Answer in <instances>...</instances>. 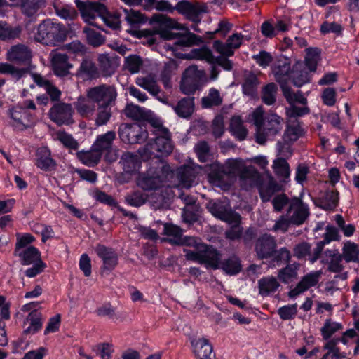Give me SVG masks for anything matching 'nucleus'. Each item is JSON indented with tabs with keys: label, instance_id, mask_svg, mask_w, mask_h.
<instances>
[{
	"label": "nucleus",
	"instance_id": "1",
	"mask_svg": "<svg viewBox=\"0 0 359 359\" xmlns=\"http://www.w3.org/2000/svg\"><path fill=\"white\" fill-rule=\"evenodd\" d=\"M187 259L200 264L206 268L217 269L221 264L222 255L216 248H194L185 249ZM222 269L229 275H236L241 270V265L238 257L233 256L226 259L221 264Z\"/></svg>",
	"mask_w": 359,
	"mask_h": 359
},
{
	"label": "nucleus",
	"instance_id": "2",
	"mask_svg": "<svg viewBox=\"0 0 359 359\" xmlns=\"http://www.w3.org/2000/svg\"><path fill=\"white\" fill-rule=\"evenodd\" d=\"M251 121L255 126V141L262 145L280 134L283 128V119L273 112L264 116V110L262 106L252 111Z\"/></svg>",
	"mask_w": 359,
	"mask_h": 359
},
{
	"label": "nucleus",
	"instance_id": "3",
	"mask_svg": "<svg viewBox=\"0 0 359 359\" xmlns=\"http://www.w3.org/2000/svg\"><path fill=\"white\" fill-rule=\"evenodd\" d=\"M67 35V32L63 25L47 19L38 25L34 37L36 41L43 45L56 46L65 41Z\"/></svg>",
	"mask_w": 359,
	"mask_h": 359
},
{
	"label": "nucleus",
	"instance_id": "4",
	"mask_svg": "<svg viewBox=\"0 0 359 359\" xmlns=\"http://www.w3.org/2000/svg\"><path fill=\"white\" fill-rule=\"evenodd\" d=\"M172 171L168 165L161 161H157L156 165L149 168L146 172L140 175L137 185L144 190H157L171 175Z\"/></svg>",
	"mask_w": 359,
	"mask_h": 359
},
{
	"label": "nucleus",
	"instance_id": "5",
	"mask_svg": "<svg viewBox=\"0 0 359 359\" xmlns=\"http://www.w3.org/2000/svg\"><path fill=\"white\" fill-rule=\"evenodd\" d=\"M86 95L97 106H114L117 98V91L114 86L101 84L89 88Z\"/></svg>",
	"mask_w": 359,
	"mask_h": 359
},
{
	"label": "nucleus",
	"instance_id": "6",
	"mask_svg": "<svg viewBox=\"0 0 359 359\" xmlns=\"http://www.w3.org/2000/svg\"><path fill=\"white\" fill-rule=\"evenodd\" d=\"M206 208L208 211L215 217L227 222L228 224H240L241 215L233 211L231 205L222 201H210Z\"/></svg>",
	"mask_w": 359,
	"mask_h": 359
},
{
	"label": "nucleus",
	"instance_id": "7",
	"mask_svg": "<svg viewBox=\"0 0 359 359\" xmlns=\"http://www.w3.org/2000/svg\"><path fill=\"white\" fill-rule=\"evenodd\" d=\"M172 150L170 133L167 135H156L154 140L147 143L144 147V152L147 156H154L156 158L168 156Z\"/></svg>",
	"mask_w": 359,
	"mask_h": 359
},
{
	"label": "nucleus",
	"instance_id": "8",
	"mask_svg": "<svg viewBox=\"0 0 359 359\" xmlns=\"http://www.w3.org/2000/svg\"><path fill=\"white\" fill-rule=\"evenodd\" d=\"M118 135L122 142L128 144L142 143L148 137L147 131L137 123L121 124Z\"/></svg>",
	"mask_w": 359,
	"mask_h": 359
},
{
	"label": "nucleus",
	"instance_id": "9",
	"mask_svg": "<svg viewBox=\"0 0 359 359\" xmlns=\"http://www.w3.org/2000/svg\"><path fill=\"white\" fill-rule=\"evenodd\" d=\"M83 20L90 25L97 27L93 20L97 16H104L106 13V6L99 2L75 1Z\"/></svg>",
	"mask_w": 359,
	"mask_h": 359
},
{
	"label": "nucleus",
	"instance_id": "10",
	"mask_svg": "<svg viewBox=\"0 0 359 359\" xmlns=\"http://www.w3.org/2000/svg\"><path fill=\"white\" fill-rule=\"evenodd\" d=\"M74 109L71 104L63 102H55L50 109V119L58 126L69 125L74 123Z\"/></svg>",
	"mask_w": 359,
	"mask_h": 359
},
{
	"label": "nucleus",
	"instance_id": "11",
	"mask_svg": "<svg viewBox=\"0 0 359 359\" xmlns=\"http://www.w3.org/2000/svg\"><path fill=\"white\" fill-rule=\"evenodd\" d=\"M157 32L161 38L165 40L177 39L174 43L176 46L190 47L194 45H200L203 42L201 36L190 32L188 29L185 34L175 33L166 29L158 30Z\"/></svg>",
	"mask_w": 359,
	"mask_h": 359
},
{
	"label": "nucleus",
	"instance_id": "12",
	"mask_svg": "<svg viewBox=\"0 0 359 359\" xmlns=\"http://www.w3.org/2000/svg\"><path fill=\"white\" fill-rule=\"evenodd\" d=\"M191 57L201 60H205L211 65H218L224 70L231 71L233 69V62L225 56L221 55L219 57H214L212 51L207 47L193 49L190 53Z\"/></svg>",
	"mask_w": 359,
	"mask_h": 359
},
{
	"label": "nucleus",
	"instance_id": "13",
	"mask_svg": "<svg viewBox=\"0 0 359 359\" xmlns=\"http://www.w3.org/2000/svg\"><path fill=\"white\" fill-rule=\"evenodd\" d=\"M309 215V208L299 198H293L290 201L287 211V217L290 218L292 224H302Z\"/></svg>",
	"mask_w": 359,
	"mask_h": 359
},
{
	"label": "nucleus",
	"instance_id": "14",
	"mask_svg": "<svg viewBox=\"0 0 359 359\" xmlns=\"http://www.w3.org/2000/svg\"><path fill=\"white\" fill-rule=\"evenodd\" d=\"M173 8L174 11L177 10L179 13L184 15L187 19L196 23L201 20L200 15L206 12L205 6L192 4L187 0L179 1Z\"/></svg>",
	"mask_w": 359,
	"mask_h": 359
},
{
	"label": "nucleus",
	"instance_id": "15",
	"mask_svg": "<svg viewBox=\"0 0 359 359\" xmlns=\"http://www.w3.org/2000/svg\"><path fill=\"white\" fill-rule=\"evenodd\" d=\"M32 57L31 50L21 43L11 46L6 53V59L8 61L25 66L30 65Z\"/></svg>",
	"mask_w": 359,
	"mask_h": 359
},
{
	"label": "nucleus",
	"instance_id": "16",
	"mask_svg": "<svg viewBox=\"0 0 359 359\" xmlns=\"http://www.w3.org/2000/svg\"><path fill=\"white\" fill-rule=\"evenodd\" d=\"M321 275V271H316L307 273L302 278L294 288L290 290L288 297L292 299H295L310 287L315 286L318 283Z\"/></svg>",
	"mask_w": 359,
	"mask_h": 359
},
{
	"label": "nucleus",
	"instance_id": "17",
	"mask_svg": "<svg viewBox=\"0 0 359 359\" xmlns=\"http://www.w3.org/2000/svg\"><path fill=\"white\" fill-rule=\"evenodd\" d=\"M50 56L53 70L55 75L64 77L70 74L69 69L73 67V65L69 62L68 56L66 54L53 50Z\"/></svg>",
	"mask_w": 359,
	"mask_h": 359
},
{
	"label": "nucleus",
	"instance_id": "18",
	"mask_svg": "<svg viewBox=\"0 0 359 359\" xmlns=\"http://www.w3.org/2000/svg\"><path fill=\"white\" fill-rule=\"evenodd\" d=\"M243 36L241 34H233L230 36L225 43L219 40L213 43V48L221 55L232 56L234 53L233 49L238 48L242 43Z\"/></svg>",
	"mask_w": 359,
	"mask_h": 359
},
{
	"label": "nucleus",
	"instance_id": "19",
	"mask_svg": "<svg viewBox=\"0 0 359 359\" xmlns=\"http://www.w3.org/2000/svg\"><path fill=\"white\" fill-rule=\"evenodd\" d=\"M239 183L241 187L246 191L257 187L262 182V175L252 165H248L240 175Z\"/></svg>",
	"mask_w": 359,
	"mask_h": 359
},
{
	"label": "nucleus",
	"instance_id": "20",
	"mask_svg": "<svg viewBox=\"0 0 359 359\" xmlns=\"http://www.w3.org/2000/svg\"><path fill=\"white\" fill-rule=\"evenodd\" d=\"M97 255L102 261L101 274L108 275L118 264V255L113 248H97Z\"/></svg>",
	"mask_w": 359,
	"mask_h": 359
},
{
	"label": "nucleus",
	"instance_id": "21",
	"mask_svg": "<svg viewBox=\"0 0 359 359\" xmlns=\"http://www.w3.org/2000/svg\"><path fill=\"white\" fill-rule=\"evenodd\" d=\"M201 170L199 165H185L177 170V178L180 184L184 188H190L195 182V179Z\"/></svg>",
	"mask_w": 359,
	"mask_h": 359
},
{
	"label": "nucleus",
	"instance_id": "22",
	"mask_svg": "<svg viewBox=\"0 0 359 359\" xmlns=\"http://www.w3.org/2000/svg\"><path fill=\"white\" fill-rule=\"evenodd\" d=\"M273 71L276 80L280 83V87L282 84H287L290 76L289 73L291 72L290 60L285 57L280 56L278 59Z\"/></svg>",
	"mask_w": 359,
	"mask_h": 359
},
{
	"label": "nucleus",
	"instance_id": "23",
	"mask_svg": "<svg viewBox=\"0 0 359 359\" xmlns=\"http://www.w3.org/2000/svg\"><path fill=\"white\" fill-rule=\"evenodd\" d=\"M257 188L259 190L260 198L263 202L269 201L272 196L280 190V186L273 177H270L265 182L262 179V182L259 183Z\"/></svg>",
	"mask_w": 359,
	"mask_h": 359
},
{
	"label": "nucleus",
	"instance_id": "24",
	"mask_svg": "<svg viewBox=\"0 0 359 359\" xmlns=\"http://www.w3.org/2000/svg\"><path fill=\"white\" fill-rule=\"evenodd\" d=\"M76 74L79 77L92 80L100 77V71L91 60L84 58Z\"/></svg>",
	"mask_w": 359,
	"mask_h": 359
},
{
	"label": "nucleus",
	"instance_id": "25",
	"mask_svg": "<svg viewBox=\"0 0 359 359\" xmlns=\"http://www.w3.org/2000/svg\"><path fill=\"white\" fill-rule=\"evenodd\" d=\"M193 351L198 359H211L212 347L206 339H198L191 341Z\"/></svg>",
	"mask_w": 359,
	"mask_h": 359
},
{
	"label": "nucleus",
	"instance_id": "26",
	"mask_svg": "<svg viewBox=\"0 0 359 359\" xmlns=\"http://www.w3.org/2000/svg\"><path fill=\"white\" fill-rule=\"evenodd\" d=\"M247 166L242 159H228L222 166L221 171L227 175L239 177Z\"/></svg>",
	"mask_w": 359,
	"mask_h": 359
},
{
	"label": "nucleus",
	"instance_id": "27",
	"mask_svg": "<svg viewBox=\"0 0 359 359\" xmlns=\"http://www.w3.org/2000/svg\"><path fill=\"white\" fill-rule=\"evenodd\" d=\"M163 234L166 238L162 241H167L170 245H180L182 238V229L172 224L165 223L163 226Z\"/></svg>",
	"mask_w": 359,
	"mask_h": 359
},
{
	"label": "nucleus",
	"instance_id": "28",
	"mask_svg": "<svg viewBox=\"0 0 359 359\" xmlns=\"http://www.w3.org/2000/svg\"><path fill=\"white\" fill-rule=\"evenodd\" d=\"M15 255L19 256L23 265H30L42 262L40 253L36 248H16Z\"/></svg>",
	"mask_w": 359,
	"mask_h": 359
},
{
	"label": "nucleus",
	"instance_id": "29",
	"mask_svg": "<svg viewBox=\"0 0 359 359\" xmlns=\"http://www.w3.org/2000/svg\"><path fill=\"white\" fill-rule=\"evenodd\" d=\"M37 166L43 170L50 171L55 169L56 163L50 157V151L47 147H41L36 153Z\"/></svg>",
	"mask_w": 359,
	"mask_h": 359
},
{
	"label": "nucleus",
	"instance_id": "30",
	"mask_svg": "<svg viewBox=\"0 0 359 359\" xmlns=\"http://www.w3.org/2000/svg\"><path fill=\"white\" fill-rule=\"evenodd\" d=\"M76 111L84 118H89L94 115L95 111V103L87 96L79 97L74 102Z\"/></svg>",
	"mask_w": 359,
	"mask_h": 359
},
{
	"label": "nucleus",
	"instance_id": "31",
	"mask_svg": "<svg viewBox=\"0 0 359 359\" xmlns=\"http://www.w3.org/2000/svg\"><path fill=\"white\" fill-rule=\"evenodd\" d=\"M289 79H291L293 84L297 87H301L309 82L308 72L302 63H297L293 66Z\"/></svg>",
	"mask_w": 359,
	"mask_h": 359
},
{
	"label": "nucleus",
	"instance_id": "32",
	"mask_svg": "<svg viewBox=\"0 0 359 359\" xmlns=\"http://www.w3.org/2000/svg\"><path fill=\"white\" fill-rule=\"evenodd\" d=\"M175 113L182 118H189L194 111V98L193 97L181 99L174 107Z\"/></svg>",
	"mask_w": 359,
	"mask_h": 359
},
{
	"label": "nucleus",
	"instance_id": "33",
	"mask_svg": "<svg viewBox=\"0 0 359 359\" xmlns=\"http://www.w3.org/2000/svg\"><path fill=\"white\" fill-rule=\"evenodd\" d=\"M257 254L260 259H271L274 261H280L282 258L288 261L290 259L289 252L281 249L280 251L275 248H257Z\"/></svg>",
	"mask_w": 359,
	"mask_h": 359
},
{
	"label": "nucleus",
	"instance_id": "34",
	"mask_svg": "<svg viewBox=\"0 0 359 359\" xmlns=\"http://www.w3.org/2000/svg\"><path fill=\"white\" fill-rule=\"evenodd\" d=\"M10 118L12 119L11 125L17 130H24L28 128L25 122V116L27 115L26 111L22 107H15L10 109Z\"/></svg>",
	"mask_w": 359,
	"mask_h": 359
},
{
	"label": "nucleus",
	"instance_id": "35",
	"mask_svg": "<svg viewBox=\"0 0 359 359\" xmlns=\"http://www.w3.org/2000/svg\"><path fill=\"white\" fill-rule=\"evenodd\" d=\"M151 22L157 23L159 26L158 30L163 29H177L187 31V28L179 25L175 20L163 14L153 15L151 19Z\"/></svg>",
	"mask_w": 359,
	"mask_h": 359
},
{
	"label": "nucleus",
	"instance_id": "36",
	"mask_svg": "<svg viewBox=\"0 0 359 359\" xmlns=\"http://www.w3.org/2000/svg\"><path fill=\"white\" fill-rule=\"evenodd\" d=\"M125 114L134 120L144 121L151 118V110L140 107L138 105L128 104L125 108Z\"/></svg>",
	"mask_w": 359,
	"mask_h": 359
},
{
	"label": "nucleus",
	"instance_id": "37",
	"mask_svg": "<svg viewBox=\"0 0 359 359\" xmlns=\"http://www.w3.org/2000/svg\"><path fill=\"white\" fill-rule=\"evenodd\" d=\"M178 64L176 60L169 59L165 62L161 72V80L165 88L170 87V79L176 74Z\"/></svg>",
	"mask_w": 359,
	"mask_h": 359
},
{
	"label": "nucleus",
	"instance_id": "38",
	"mask_svg": "<svg viewBox=\"0 0 359 359\" xmlns=\"http://www.w3.org/2000/svg\"><path fill=\"white\" fill-rule=\"evenodd\" d=\"M338 203V193L334 191H327L319 198L316 204L318 207L328 210L334 209Z\"/></svg>",
	"mask_w": 359,
	"mask_h": 359
},
{
	"label": "nucleus",
	"instance_id": "39",
	"mask_svg": "<svg viewBox=\"0 0 359 359\" xmlns=\"http://www.w3.org/2000/svg\"><path fill=\"white\" fill-rule=\"evenodd\" d=\"M223 102V97L219 91L214 88L209 90L206 96L201 99V107L203 109L212 108L220 106Z\"/></svg>",
	"mask_w": 359,
	"mask_h": 359
},
{
	"label": "nucleus",
	"instance_id": "40",
	"mask_svg": "<svg viewBox=\"0 0 359 359\" xmlns=\"http://www.w3.org/2000/svg\"><path fill=\"white\" fill-rule=\"evenodd\" d=\"M243 76V92L245 95L252 96L255 93L259 83L257 76L250 71H245Z\"/></svg>",
	"mask_w": 359,
	"mask_h": 359
},
{
	"label": "nucleus",
	"instance_id": "41",
	"mask_svg": "<svg viewBox=\"0 0 359 359\" xmlns=\"http://www.w3.org/2000/svg\"><path fill=\"white\" fill-rule=\"evenodd\" d=\"M21 28L11 27L4 21H0V40L10 41L20 37Z\"/></svg>",
	"mask_w": 359,
	"mask_h": 359
},
{
	"label": "nucleus",
	"instance_id": "42",
	"mask_svg": "<svg viewBox=\"0 0 359 359\" xmlns=\"http://www.w3.org/2000/svg\"><path fill=\"white\" fill-rule=\"evenodd\" d=\"M273 169L277 177L284 182H287L290 177V165L283 158H278L273 162Z\"/></svg>",
	"mask_w": 359,
	"mask_h": 359
},
{
	"label": "nucleus",
	"instance_id": "43",
	"mask_svg": "<svg viewBox=\"0 0 359 359\" xmlns=\"http://www.w3.org/2000/svg\"><path fill=\"white\" fill-rule=\"evenodd\" d=\"M115 137L114 131H108L104 135H99L93 146L102 154L104 151H109L111 148Z\"/></svg>",
	"mask_w": 359,
	"mask_h": 359
},
{
	"label": "nucleus",
	"instance_id": "44",
	"mask_svg": "<svg viewBox=\"0 0 359 359\" xmlns=\"http://www.w3.org/2000/svg\"><path fill=\"white\" fill-rule=\"evenodd\" d=\"M102 154L93 146L88 151H79L77 153L79 159L87 166L93 167L98 163Z\"/></svg>",
	"mask_w": 359,
	"mask_h": 359
},
{
	"label": "nucleus",
	"instance_id": "45",
	"mask_svg": "<svg viewBox=\"0 0 359 359\" xmlns=\"http://www.w3.org/2000/svg\"><path fill=\"white\" fill-rule=\"evenodd\" d=\"M229 130L232 135L238 140H244L248 135V130L243 126L240 116H233L231 119Z\"/></svg>",
	"mask_w": 359,
	"mask_h": 359
},
{
	"label": "nucleus",
	"instance_id": "46",
	"mask_svg": "<svg viewBox=\"0 0 359 359\" xmlns=\"http://www.w3.org/2000/svg\"><path fill=\"white\" fill-rule=\"evenodd\" d=\"M259 294L262 295H268L274 292L280 286L279 283L273 276H267L261 278L258 281Z\"/></svg>",
	"mask_w": 359,
	"mask_h": 359
},
{
	"label": "nucleus",
	"instance_id": "47",
	"mask_svg": "<svg viewBox=\"0 0 359 359\" xmlns=\"http://www.w3.org/2000/svg\"><path fill=\"white\" fill-rule=\"evenodd\" d=\"M120 163H121L123 170L127 173H132L136 171L140 166L138 156L130 152L122 155Z\"/></svg>",
	"mask_w": 359,
	"mask_h": 359
},
{
	"label": "nucleus",
	"instance_id": "48",
	"mask_svg": "<svg viewBox=\"0 0 359 359\" xmlns=\"http://www.w3.org/2000/svg\"><path fill=\"white\" fill-rule=\"evenodd\" d=\"M280 88L285 98L291 105H294L295 103L302 104H306V99L304 97L301 91H297V93L293 92L287 84H282Z\"/></svg>",
	"mask_w": 359,
	"mask_h": 359
},
{
	"label": "nucleus",
	"instance_id": "49",
	"mask_svg": "<svg viewBox=\"0 0 359 359\" xmlns=\"http://www.w3.org/2000/svg\"><path fill=\"white\" fill-rule=\"evenodd\" d=\"M29 70V67L18 68L10 63H0V74H9L16 80L21 79Z\"/></svg>",
	"mask_w": 359,
	"mask_h": 359
},
{
	"label": "nucleus",
	"instance_id": "50",
	"mask_svg": "<svg viewBox=\"0 0 359 359\" xmlns=\"http://www.w3.org/2000/svg\"><path fill=\"white\" fill-rule=\"evenodd\" d=\"M304 133V130L297 119H289L287 129L285 133V135L288 138L289 140L296 141L300 137L303 136Z\"/></svg>",
	"mask_w": 359,
	"mask_h": 359
},
{
	"label": "nucleus",
	"instance_id": "51",
	"mask_svg": "<svg viewBox=\"0 0 359 359\" xmlns=\"http://www.w3.org/2000/svg\"><path fill=\"white\" fill-rule=\"evenodd\" d=\"M278 93L277 86L274 83H269L264 86L261 92L262 102L267 105H272L276 102Z\"/></svg>",
	"mask_w": 359,
	"mask_h": 359
},
{
	"label": "nucleus",
	"instance_id": "52",
	"mask_svg": "<svg viewBox=\"0 0 359 359\" xmlns=\"http://www.w3.org/2000/svg\"><path fill=\"white\" fill-rule=\"evenodd\" d=\"M98 62L104 76H109L116 71L117 65L107 54L100 55Z\"/></svg>",
	"mask_w": 359,
	"mask_h": 359
},
{
	"label": "nucleus",
	"instance_id": "53",
	"mask_svg": "<svg viewBox=\"0 0 359 359\" xmlns=\"http://www.w3.org/2000/svg\"><path fill=\"white\" fill-rule=\"evenodd\" d=\"M83 32L86 34L88 44L93 47L100 46L105 42V37L94 29L90 27H84L83 29Z\"/></svg>",
	"mask_w": 359,
	"mask_h": 359
},
{
	"label": "nucleus",
	"instance_id": "54",
	"mask_svg": "<svg viewBox=\"0 0 359 359\" xmlns=\"http://www.w3.org/2000/svg\"><path fill=\"white\" fill-rule=\"evenodd\" d=\"M54 9L60 18L66 20H73L77 17L76 11L71 6L57 4L54 5Z\"/></svg>",
	"mask_w": 359,
	"mask_h": 359
},
{
	"label": "nucleus",
	"instance_id": "55",
	"mask_svg": "<svg viewBox=\"0 0 359 359\" xmlns=\"http://www.w3.org/2000/svg\"><path fill=\"white\" fill-rule=\"evenodd\" d=\"M297 266L289 264L278 271V277L283 283H290L297 278Z\"/></svg>",
	"mask_w": 359,
	"mask_h": 359
},
{
	"label": "nucleus",
	"instance_id": "56",
	"mask_svg": "<svg viewBox=\"0 0 359 359\" xmlns=\"http://www.w3.org/2000/svg\"><path fill=\"white\" fill-rule=\"evenodd\" d=\"M136 83L155 96L161 91L156 81L151 76L137 78L136 79Z\"/></svg>",
	"mask_w": 359,
	"mask_h": 359
},
{
	"label": "nucleus",
	"instance_id": "57",
	"mask_svg": "<svg viewBox=\"0 0 359 359\" xmlns=\"http://www.w3.org/2000/svg\"><path fill=\"white\" fill-rule=\"evenodd\" d=\"M184 75H187L195 83H198L201 88L206 82V74L204 70L198 69L195 66H190L184 71Z\"/></svg>",
	"mask_w": 359,
	"mask_h": 359
},
{
	"label": "nucleus",
	"instance_id": "58",
	"mask_svg": "<svg viewBox=\"0 0 359 359\" xmlns=\"http://www.w3.org/2000/svg\"><path fill=\"white\" fill-rule=\"evenodd\" d=\"M112 106H97L95 118V124L98 126H104L110 120L112 112Z\"/></svg>",
	"mask_w": 359,
	"mask_h": 359
},
{
	"label": "nucleus",
	"instance_id": "59",
	"mask_svg": "<svg viewBox=\"0 0 359 359\" xmlns=\"http://www.w3.org/2000/svg\"><path fill=\"white\" fill-rule=\"evenodd\" d=\"M194 151L201 162L209 161L211 154L208 143L205 141H200L194 146Z\"/></svg>",
	"mask_w": 359,
	"mask_h": 359
},
{
	"label": "nucleus",
	"instance_id": "60",
	"mask_svg": "<svg viewBox=\"0 0 359 359\" xmlns=\"http://www.w3.org/2000/svg\"><path fill=\"white\" fill-rule=\"evenodd\" d=\"M126 20L132 26L146 22L147 18L140 11L133 9H124Z\"/></svg>",
	"mask_w": 359,
	"mask_h": 359
},
{
	"label": "nucleus",
	"instance_id": "61",
	"mask_svg": "<svg viewBox=\"0 0 359 359\" xmlns=\"http://www.w3.org/2000/svg\"><path fill=\"white\" fill-rule=\"evenodd\" d=\"M198 209V205L185 206L182 212L183 220L188 224L196 222L199 217Z\"/></svg>",
	"mask_w": 359,
	"mask_h": 359
},
{
	"label": "nucleus",
	"instance_id": "62",
	"mask_svg": "<svg viewBox=\"0 0 359 359\" xmlns=\"http://www.w3.org/2000/svg\"><path fill=\"white\" fill-rule=\"evenodd\" d=\"M180 88L183 93L186 95L193 94L200 88L198 83H195L191 78L183 74L181 81Z\"/></svg>",
	"mask_w": 359,
	"mask_h": 359
},
{
	"label": "nucleus",
	"instance_id": "63",
	"mask_svg": "<svg viewBox=\"0 0 359 359\" xmlns=\"http://www.w3.org/2000/svg\"><path fill=\"white\" fill-rule=\"evenodd\" d=\"M26 323L29 326L25 330V332L29 334H34L41 328L42 323L39 318H38L36 313H30L28 316Z\"/></svg>",
	"mask_w": 359,
	"mask_h": 359
},
{
	"label": "nucleus",
	"instance_id": "64",
	"mask_svg": "<svg viewBox=\"0 0 359 359\" xmlns=\"http://www.w3.org/2000/svg\"><path fill=\"white\" fill-rule=\"evenodd\" d=\"M44 0H26L22 4V9L24 13L28 16L32 15L36 11L44 6Z\"/></svg>",
	"mask_w": 359,
	"mask_h": 359
}]
</instances>
